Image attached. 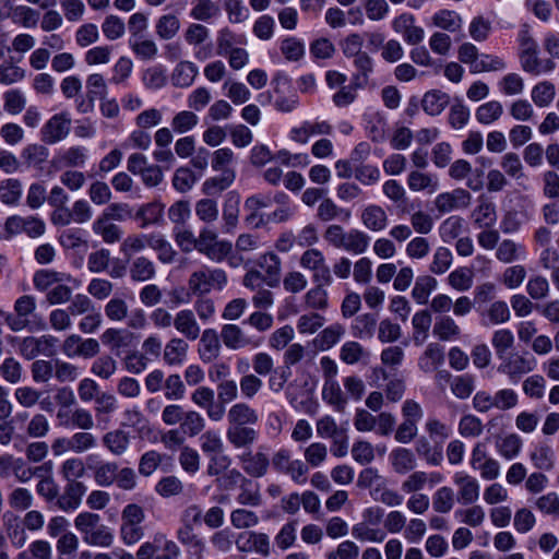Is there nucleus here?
Instances as JSON below:
<instances>
[{"mask_svg":"<svg viewBox=\"0 0 559 559\" xmlns=\"http://www.w3.org/2000/svg\"><path fill=\"white\" fill-rule=\"evenodd\" d=\"M74 525L87 545L107 548L114 543L111 530L100 523V516L96 513L82 512L78 514Z\"/></svg>","mask_w":559,"mask_h":559,"instance_id":"1","label":"nucleus"},{"mask_svg":"<svg viewBox=\"0 0 559 559\" xmlns=\"http://www.w3.org/2000/svg\"><path fill=\"white\" fill-rule=\"evenodd\" d=\"M226 284L227 274L223 269L202 265L190 274L188 289L195 296H205L212 290H222Z\"/></svg>","mask_w":559,"mask_h":559,"instance_id":"2","label":"nucleus"},{"mask_svg":"<svg viewBox=\"0 0 559 559\" xmlns=\"http://www.w3.org/2000/svg\"><path fill=\"white\" fill-rule=\"evenodd\" d=\"M235 545L240 552L254 551L262 557L271 555L270 537L262 532L243 531L235 537Z\"/></svg>","mask_w":559,"mask_h":559,"instance_id":"3","label":"nucleus"},{"mask_svg":"<svg viewBox=\"0 0 559 559\" xmlns=\"http://www.w3.org/2000/svg\"><path fill=\"white\" fill-rule=\"evenodd\" d=\"M86 467L92 472L94 481L99 487H109L115 484L118 476V464L99 460L98 455L92 454L86 457Z\"/></svg>","mask_w":559,"mask_h":559,"instance_id":"4","label":"nucleus"},{"mask_svg":"<svg viewBox=\"0 0 559 559\" xmlns=\"http://www.w3.org/2000/svg\"><path fill=\"white\" fill-rule=\"evenodd\" d=\"M35 301L32 296L24 295L14 304V313H9L7 323L14 332H19L27 328L32 323L34 317Z\"/></svg>","mask_w":559,"mask_h":559,"instance_id":"5","label":"nucleus"},{"mask_svg":"<svg viewBox=\"0 0 559 559\" xmlns=\"http://www.w3.org/2000/svg\"><path fill=\"white\" fill-rule=\"evenodd\" d=\"M502 362L498 367V371L508 376L512 382H518L522 376L533 371L536 366L534 358H525L519 354L506 355L500 358Z\"/></svg>","mask_w":559,"mask_h":559,"instance_id":"6","label":"nucleus"},{"mask_svg":"<svg viewBox=\"0 0 559 559\" xmlns=\"http://www.w3.org/2000/svg\"><path fill=\"white\" fill-rule=\"evenodd\" d=\"M3 520L7 524L9 537L17 547H22L25 544V530H35V511L27 512L23 520L7 512L3 515Z\"/></svg>","mask_w":559,"mask_h":559,"instance_id":"7","label":"nucleus"},{"mask_svg":"<svg viewBox=\"0 0 559 559\" xmlns=\"http://www.w3.org/2000/svg\"><path fill=\"white\" fill-rule=\"evenodd\" d=\"M415 16L411 13H402L392 21V28L401 34L403 39L413 46H417L425 37L423 27L415 24Z\"/></svg>","mask_w":559,"mask_h":559,"instance_id":"8","label":"nucleus"},{"mask_svg":"<svg viewBox=\"0 0 559 559\" xmlns=\"http://www.w3.org/2000/svg\"><path fill=\"white\" fill-rule=\"evenodd\" d=\"M471 193L462 188H456L450 192H443L436 197L433 204L441 214L450 213L454 210L466 209L471 204Z\"/></svg>","mask_w":559,"mask_h":559,"instance_id":"9","label":"nucleus"},{"mask_svg":"<svg viewBox=\"0 0 559 559\" xmlns=\"http://www.w3.org/2000/svg\"><path fill=\"white\" fill-rule=\"evenodd\" d=\"M453 483L457 487V501L461 504H473L478 500L480 485L474 476L462 471L456 472L453 475Z\"/></svg>","mask_w":559,"mask_h":559,"instance_id":"10","label":"nucleus"},{"mask_svg":"<svg viewBox=\"0 0 559 559\" xmlns=\"http://www.w3.org/2000/svg\"><path fill=\"white\" fill-rule=\"evenodd\" d=\"M71 128V118L68 112L52 116L41 130L43 141L48 144L57 143L67 138Z\"/></svg>","mask_w":559,"mask_h":559,"instance_id":"11","label":"nucleus"},{"mask_svg":"<svg viewBox=\"0 0 559 559\" xmlns=\"http://www.w3.org/2000/svg\"><path fill=\"white\" fill-rule=\"evenodd\" d=\"M176 331L185 341H195L201 334V326L198 323L195 313L191 309H182L175 314Z\"/></svg>","mask_w":559,"mask_h":559,"instance_id":"12","label":"nucleus"},{"mask_svg":"<svg viewBox=\"0 0 559 559\" xmlns=\"http://www.w3.org/2000/svg\"><path fill=\"white\" fill-rule=\"evenodd\" d=\"M198 353L203 362L210 364L221 355L222 345L215 329H205L200 334Z\"/></svg>","mask_w":559,"mask_h":559,"instance_id":"13","label":"nucleus"},{"mask_svg":"<svg viewBox=\"0 0 559 559\" xmlns=\"http://www.w3.org/2000/svg\"><path fill=\"white\" fill-rule=\"evenodd\" d=\"M257 265L261 269L262 275L265 277V285L269 287H277L281 283L282 261L274 252H266L259 257Z\"/></svg>","mask_w":559,"mask_h":559,"instance_id":"14","label":"nucleus"},{"mask_svg":"<svg viewBox=\"0 0 559 559\" xmlns=\"http://www.w3.org/2000/svg\"><path fill=\"white\" fill-rule=\"evenodd\" d=\"M221 337L224 345L231 350H237L246 346L257 348L261 344V340L246 337L242 330L238 325L231 323L223 325Z\"/></svg>","mask_w":559,"mask_h":559,"instance_id":"15","label":"nucleus"},{"mask_svg":"<svg viewBox=\"0 0 559 559\" xmlns=\"http://www.w3.org/2000/svg\"><path fill=\"white\" fill-rule=\"evenodd\" d=\"M226 416L227 426H254L259 421L258 412L246 402L233 404Z\"/></svg>","mask_w":559,"mask_h":559,"instance_id":"16","label":"nucleus"},{"mask_svg":"<svg viewBox=\"0 0 559 559\" xmlns=\"http://www.w3.org/2000/svg\"><path fill=\"white\" fill-rule=\"evenodd\" d=\"M226 438L235 449H249L259 438V432L253 426H227Z\"/></svg>","mask_w":559,"mask_h":559,"instance_id":"17","label":"nucleus"},{"mask_svg":"<svg viewBox=\"0 0 559 559\" xmlns=\"http://www.w3.org/2000/svg\"><path fill=\"white\" fill-rule=\"evenodd\" d=\"M243 471L251 477H262L267 473L270 466L269 456L261 451L252 453L251 451L239 456Z\"/></svg>","mask_w":559,"mask_h":559,"instance_id":"18","label":"nucleus"},{"mask_svg":"<svg viewBox=\"0 0 559 559\" xmlns=\"http://www.w3.org/2000/svg\"><path fill=\"white\" fill-rule=\"evenodd\" d=\"M100 340L111 352L119 354L121 349H126L133 344L134 335L124 329L109 328L103 332Z\"/></svg>","mask_w":559,"mask_h":559,"instance_id":"19","label":"nucleus"},{"mask_svg":"<svg viewBox=\"0 0 559 559\" xmlns=\"http://www.w3.org/2000/svg\"><path fill=\"white\" fill-rule=\"evenodd\" d=\"M189 350L187 341L181 337H171L163 349V360L168 366H181Z\"/></svg>","mask_w":559,"mask_h":559,"instance_id":"20","label":"nucleus"},{"mask_svg":"<svg viewBox=\"0 0 559 559\" xmlns=\"http://www.w3.org/2000/svg\"><path fill=\"white\" fill-rule=\"evenodd\" d=\"M407 186L413 192L426 190L428 193H435L440 185L436 175L413 170L407 176Z\"/></svg>","mask_w":559,"mask_h":559,"instance_id":"21","label":"nucleus"},{"mask_svg":"<svg viewBox=\"0 0 559 559\" xmlns=\"http://www.w3.org/2000/svg\"><path fill=\"white\" fill-rule=\"evenodd\" d=\"M450 104V95L440 90H431L424 94L423 110L429 116H439Z\"/></svg>","mask_w":559,"mask_h":559,"instance_id":"22","label":"nucleus"},{"mask_svg":"<svg viewBox=\"0 0 559 559\" xmlns=\"http://www.w3.org/2000/svg\"><path fill=\"white\" fill-rule=\"evenodd\" d=\"M86 486L81 481H69L63 495L58 498L59 507L64 511L75 510L80 507Z\"/></svg>","mask_w":559,"mask_h":559,"instance_id":"23","label":"nucleus"},{"mask_svg":"<svg viewBox=\"0 0 559 559\" xmlns=\"http://www.w3.org/2000/svg\"><path fill=\"white\" fill-rule=\"evenodd\" d=\"M235 178L234 169H224L221 175L207 178L202 185V191L209 197L218 195L233 185Z\"/></svg>","mask_w":559,"mask_h":559,"instance_id":"24","label":"nucleus"},{"mask_svg":"<svg viewBox=\"0 0 559 559\" xmlns=\"http://www.w3.org/2000/svg\"><path fill=\"white\" fill-rule=\"evenodd\" d=\"M199 74L198 67L191 61H180L171 73V83L176 87L186 88L193 84Z\"/></svg>","mask_w":559,"mask_h":559,"instance_id":"25","label":"nucleus"},{"mask_svg":"<svg viewBox=\"0 0 559 559\" xmlns=\"http://www.w3.org/2000/svg\"><path fill=\"white\" fill-rule=\"evenodd\" d=\"M58 443H67V450L74 453H83L96 448L97 439L88 430H83L73 433L69 439H57Z\"/></svg>","mask_w":559,"mask_h":559,"instance_id":"26","label":"nucleus"},{"mask_svg":"<svg viewBox=\"0 0 559 559\" xmlns=\"http://www.w3.org/2000/svg\"><path fill=\"white\" fill-rule=\"evenodd\" d=\"M370 237L359 229L346 231L344 239L337 247L354 254L364 253L369 246Z\"/></svg>","mask_w":559,"mask_h":559,"instance_id":"27","label":"nucleus"},{"mask_svg":"<svg viewBox=\"0 0 559 559\" xmlns=\"http://www.w3.org/2000/svg\"><path fill=\"white\" fill-rule=\"evenodd\" d=\"M129 273L133 282L142 283L153 280L156 275V269L153 261L141 255L132 260Z\"/></svg>","mask_w":559,"mask_h":559,"instance_id":"28","label":"nucleus"},{"mask_svg":"<svg viewBox=\"0 0 559 559\" xmlns=\"http://www.w3.org/2000/svg\"><path fill=\"white\" fill-rule=\"evenodd\" d=\"M361 221L369 230L380 231L388 225V215L380 205L371 204L362 211Z\"/></svg>","mask_w":559,"mask_h":559,"instance_id":"29","label":"nucleus"},{"mask_svg":"<svg viewBox=\"0 0 559 559\" xmlns=\"http://www.w3.org/2000/svg\"><path fill=\"white\" fill-rule=\"evenodd\" d=\"M444 360L443 347L438 343H430L418 360V366L424 372H432Z\"/></svg>","mask_w":559,"mask_h":559,"instance_id":"30","label":"nucleus"},{"mask_svg":"<svg viewBox=\"0 0 559 559\" xmlns=\"http://www.w3.org/2000/svg\"><path fill=\"white\" fill-rule=\"evenodd\" d=\"M103 444L114 455H122L127 452L130 444V435L129 432L122 429H116L109 431L103 437Z\"/></svg>","mask_w":559,"mask_h":559,"instance_id":"31","label":"nucleus"},{"mask_svg":"<svg viewBox=\"0 0 559 559\" xmlns=\"http://www.w3.org/2000/svg\"><path fill=\"white\" fill-rule=\"evenodd\" d=\"M390 460L394 471L402 475L414 471L417 466L414 453L406 448H397L393 450L390 454Z\"/></svg>","mask_w":559,"mask_h":559,"instance_id":"32","label":"nucleus"},{"mask_svg":"<svg viewBox=\"0 0 559 559\" xmlns=\"http://www.w3.org/2000/svg\"><path fill=\"white\" fill-rule=\"evenodd\" d=\"M322 399L337 412H344L347 405V397L337 381H324Z\"/></svg>","mask_w":559,"mask_h":559,"instance_id":"33","label":"nucleus"},{"mask_svg":"<svg viewBox=\"0 0 559 559\" xmlns=\"http://www.w3.org/2000/svg\"><path fill=\"white\" fill-rule=\"evenodd\" d=\"M432 332L440 341L445 342L457 338L461 334V329L452 317L441 316L437 318Z\"/></svg>","mask_w":559,"mask_h":559,"instance_id":"34","label":"nucleus"},{"mask_svg":"<svg viewBox=\"0 0 559 559\" xmlns=\"http://www.w3.org/2000/svg\"><path fill=\"white\" fill-rule=\"evenodd\" d=\"M129 46L132 51L142 60H152L157 56L158 48L153 39L147 38L145 35L130 37Z\"/></svg>","mask_w":559,"mask_h":559,"instance_id":"35","label":"nucleus"},{"mask_svg":"<svg viewBox=\"0 0 559 559\" xmlns=\"http://www.w3.org/2000/svg\"><path fill=\"white\" fill-rule=\"evenodd\" d=\"M51 463H45L43 466L37 467V492L44 496L46 499L51 500L58 496V487L50 476Z\"/></svg>","mask_w":559,"mask_h":559,"instance_id":"36","label":"nucleus"},{"mask_svg":"<svg viewBox=\"0 0 559 559\" xmlns=\"http://www.w3.org/2000/svg\"><path fill=\"white\" fill-rule=\"evenodd\" d=\"M437 280L430 275H421L416 278L412 290V297L418 305H426L430 294L437 288Z\"/></svg>","mask_w":559,"mask_h":559,"instance_id":"37","label":"nucleus"},{"mask_svg":"<svg viewBox=\"0 0 559 559\" xmlns=\"http://www.w3.org/2000/svg\"><path fill=\"white\" fill-rule=\"evenodd\" d=\"M503 115V106L498 100L481 104L475 111V118L480 124H492Z\"/></svg>","mask_w":559,"mask_h":559,"instance_id":"38","label":"nucleus"},{"mask_svg":"<svg viewBox=\"0 0 559 559\" xmlns=\"http://www.w3.org/2000/svg\"><path fill=\"white\" fill-rule=\"evenodd\" d=\"M179 29L180 21L173 13L159 16L155 24L156 34L163 40L173 39L178 34Z\"/></svg>","mask_w":559,"mask_h":559,"instance_id":"39","label":"nucleus"},{"mask_svg":"<svg viewBox=\"0 0 559 559\" xmlns=\"http://www.w3.org/2000/svg\"><path fill=\"white\" fill-rule=\"evenodd\" d=\"M93 231L99 235L106 243H115L119 241L122 236L119 226L107 221V217L100 216L93 223Z\"/></svg>","mask_w":559,"mask_h":559,"instance_id":"40","label":"nucleus"},{"mask_svg":"<svg viewBox=\"0 0 559 559\" xmlns=\"http://www.w3.org/2000/svg\"><path fill=\"white\" fill-rule=\"evenodd\" d=\"M354 64L357 73L353 76V85L355 87H364L368 83L369 74L373 70L372 59L367 52H362L354 57Z\"/></svg>","mask_w":559,"mask_h":559,"instance_id":"41","label":"nucleus"},{"mask_svg":"<svg viewBox=\"0 0 559 559\" xmlns=\"http://www.w3.org/2000/svg\"><path fill=\"white\" fill-rule=\"evenodd\" d=\"M180 428L187 437L193 438L201 435L206 426L205 418L197 411H186Z\"/></svg>","mask_w":559,"mask_h":559,"instance_id":"42","label":"nucleus"},{"mask_svg":"<svg viewBox=\"0 0 559 559\" xmlns=\"http://www.w3.org/2000/svg\"><path fill=\"white\" fill-rule=\"evenodd\" d=\"M496 448L498 453L506 460H512L516 457L522 448V439L515 435L510 433L496 441Z\"/></svg>","mask_w":559,"mask_h":559,"instance_id":"43","label":"nucleus"},{"mask_svg":"<svg viewBox=\"0 0 559 559\" xmlns=\"http://www.w3.org/2000/svg\"><path fill=\"white\" fill-rule=\"evenodd\" d=\"M343 216V219L346 221L349 218L350 213L347 210H344L332 200V199H323L317 211V217L322 222H330Z\"/></svg>","mask_w":559,"mask_h":559,"instance_id":"44","label":"nucleus"},{"mask_svg":"<svg viewBox=\"0 0 559 559\" xmlns=\"http://www.w3.org/2000/svg\"><path fill=\"white\" fill-rule=\"evenodd\" d=\"M435 26L448 32H456L462 26V17L455 11L439 10L432 16Z\"/></svg>","mask_w":559,"mask_h":559,"instance_id":"45","label":"nucleus"},{"mask_svg":"<svg viewBox=\"0 0 559 559\" xmlns=\"http://www.w3.org/2000/svg\"><path fill=\"white\" fill-rule=\"evenodd\" d=\"M199 443L201 451L206 455H214L224 452V442L218 431L206 430L200 435Z\"/></svg>","mask_w":559,"mask_h":559,"instance_id":"46","label":"nucleus"},{"mask_svg":"<svg viewBox=\"0 0 559 559\" xmlns=\"http://www.w3.org/2000/svg\"><path fill=\"white\" fill-rule=\"evenodd\" d=\"M377 325V318L371 313L358 316L352 325L353 335L358 338H371Z\"/></svg>","mask_w":559,"mask_h":559,"instance_id":"47","label":"nucleus"},{"mask_svg":"<svg viewBox=\"0 0 559 559\" xmlns=\"http://www.w3.org/2000/svg\"><path fill=\"white\" fill-rule=\"evenodd\" d=\"M556 96L555 85L551 82L544 81L532 88L531 97L537 107L549 106Z\"/></svg>","mask_w":559,"mask_h":559,"instance_id":"48","label":"nucleus"},{"mask_svg":"<svg viewBox=\"0 0 559 559\" xmlns=\"http://www.w3.org/2000/svg\"><path fill=\"white\" fill-rule=\"evenodd\" d=\"M259 516L254 511L243 508L230 512V523L237 530H248L259 524Z\"/></svg>","mask_w":559,"mask_h":559,"instance_id":"49","label":"nucleus"},{"mask_svg":"<svg viewBox=\"0 0 559 559\" xmlns=\"http://www.w3.org/2000/svg\"><path fill=\"white\" fill-rule=\"evenodd\" d=\"M454 506V491L451 487L438 488L432 496V507L438 513H449Z\"/></svg>","mask_w":559,"mask_h":559,"instance_id":"50","label":"nucleus"},{"mask_svg":"<svg viewBox=\"0 0 559 559\" xmlns=\"http://www.w3.org/2000/svg\"><path fill=\"white\" fill-rule=\"evenodd\" d=\"M5 230L11 235H17L21 233L27 234L29 237H35V218L11 216L5 222Z\"/></svg>","mask_w":559,"mask_h":559,"instance_id":"51","label":"nucleus"},{"mask_svg":"<svg viewBox=\"0 0 559 559\" xmlns=\"http://www.w3.org/2000/svg\"><path fill=\"white\" fill-rule=\"evenodd\" d=\"M473 218L479 228H490L497 221L495 205L489 202L480 203L473 212Z\"/></svg>","mask_w":559,"mask_h":559,"instance_id":"52","label":"nucleus"},{"mask_svg":"<svg viewBox=\"0 0 559 559\" xmlns=\"http://www.w3.org/2000/svg\"><path fill=\"white\" fill-rule=\"evenodd\" d=\"M107 95V84L102 74L94 73L86 79V96L90 103L103 100Z\"/></svg>","mask_w":559,"mask_h":559,"instance_id":"53","label":"nucleus"},{"mask_svg":"<svg viewBox=\"0 0 559 559\" xmlns=\"http://www.w3.org/2000/svg\"><path fill=\"white\" fill-rule=\"evenodd\" d=\"M507 68L506 62L498 56L481 53L475 64L469 67L472 73L501 71Z\"/></svg>","mask_w":559,"mask_h":559,"instance_id":"54","label":"nucleus"},{"mask_svg":"<svg viewBox=\"0 0 559 559\" xmlns=\"http://www.w3.org/2000/svg\"><path fill=\"white\" fill-rule=\"evenodd\" d=\"M471 111L469 108L462 103L456 100L451 107L448 115V122L454 130L463 129L469 121Z\"/></svg>","mask_w":559,"mask_h":559,"instance_id":"55","label":"nucleus"},{"mask_svg":"<svg viewBox=\"0 0 559 559\" xmlns=\"http://www.w3.org/2000/svg\"><path fill=\"white\" fill-rule=\"evenodd\" d=\"M22 195V186L17 179H5L0 182V201L13 205L19 202Z\"/></svg>","mask_w":559,"mask_h":559,"instance_id":"56","label":"nucleus"},{"mask_svg":"<svg viewBox=\"0 0 559 559\" xmlns=\"http://www.w3.org/2000/svg\"><path fill=\"white\" fill-rule=\"evenodd\" d=\"M416 452L427 462V464L432 466H439L443 461L441 449L432 448L428 439L424 437L417 440Z\"/></svg>","mask_w":559,"mask_h":559,"instance_id":"57","label":"nucleus"},{"mask_svg":"<svg viewBox=\"0 0 559 559\" xmlns=\"http://www.w3.org/2000/svg\"><path fill=\"white\" fill-rule=\"evenodd\" d=\"M164 207L159 203H147L139 209L135 217L141 221V227L157 224L162 219Z\"/></svg>","mask_w":559,"mask_h":559,"instance_id":"58","label":"nucleus"},{"mask_svg":"<svg viewBox=\"0 0 559 559\" xmlns=\"http://www.w3.org/2000/svg\"><path fill=\"white\" fill-rule=\"evenodd\" d=\"M449 285L457 292H466L473 286V271L468 267H457L448 276Z\"/></svg>","mask_w":559,"mask_h":559,"instance_id":"59","label":"nucleus"},{"mask_svg":"<svg viewBox=\"0 0 559 559\" xmlns=\"http://www.w3.org/2000/svg\"><path fill=\"white\" fill-rule=\"evenodd\" d=\"M199 122V117L192 110H182L171 120V128L176 133L183 134L191 131Z\"/></svg>","mask_w":559,"mask_h":559,"instance_id":"60","label":"nucleus"},{"mask_svg":"<svg viewBox=\"0 0 559 559\" xmlns=\"http://www.w3.org/2000/svg\"><path fill=\"white\" fill-rule=\"evenodd\" d=\"M117 361L109 355H103L98 357L91 367V372L96 377L108 380L117 371Z\"/></svg>","mask_w":559,"mask_h":559,"instance_id":"61","label":"nucleus"},{"mask_svg":"<svg viewBox=\"0 0 559 559\" xmlns=\"http://www.w3.org/2000/svg\"><path fill=\"white\" fill-rule=\"evenodd\" d=\"M463 226L464 219L462 217L450 216L444 219L439 227L440 237L444 242H450L461 235Z\"/></svg>","mask_w":559,"mask_h":559,"instance_id":"62","label":"nucleus"},{"mask_svg":"<svg viewBox=\"0 0 559 559\" xmlns=\"http://www.w3.org/2000/svg\"><path fill=\"white\" fill-rule=\"evenodd\" d=\"M457 430L463 438H476L483 433L484 427L477 416L467 414L461 417Z\"/></svg>","mask_w":559,"mask_h":559,"instance_id":"63","label":"nucleus"},{"mask_svg":"<svg viewBox=\"0 0 559 559\" xmlns=\"http://www.w3.org/2000/svg\"><path fill=\"white\" fill-rule=\"evenodd\" d=\"M475 389V377L465 373L462 376L455 377L451 382V391L452 393L461 400H466L471 396Z\"/></svg>","mask_w":559,"mask_h":559,"instance_id":"64","label":"nucleus"}]
</instances>
